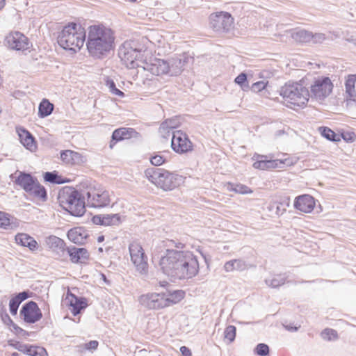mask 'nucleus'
<instances>
[{"mask_svg":"<svg viewBox=\"0 0 356 356\" xmlns=\"http://www.w3.org/2000/svg\"><path fill=\"white\" fill-rule=\"evenodd\" d=\"M114 31L104 25H92L88 27L87 49L92 57L102 58L115 47Z\"/></svg>","mask_w":356,"mask_h":356,"instance_id":"1","label":"nucleus"},{"mask_svg":"<svg viewBox=\"0 0 356 356\" xmlns=\"http://www.w3.org/2000/svg\"><path fill=\"white\" fill-rule=\"evenodd\" d=\"M192 59L193 58L186 54L175 56L167 60L154 58L149 63H144L143 68L156 76H177L181 74L185 65Z\"/></svg>","mask_w":356,"mask_h":356,"instance_id":"2","label":"nucleus"},{"mask_svg":"<svg viewBox=\"0 0 356 356\" xmlns=\"http://www.w3.org/2000/svg\"><path fill=\"white\" fill-rule=\"evenodd\" d=\"M58 200L63 209L73 216H82L86 212V202L83 192L65 186L58 192Z\"/></svg>","mask_w":356,"mask_h":356,"instance_id":"3","label":"nucleus"},{"mask_svg":"<svg viewBox=\"0 0 356 356\" xmlns=\"http://www.w3.org/2000/svg\"><path fill=\"white\" fill-rule=\"evenodd\" d=\"M86 36V31L80 24L70 23L59 33L57 41L63 49L76 52L83 47Z\"/></svg>","mask_w":356,"mask_h":356,"instance_id":"4","label":"nucleus"},{"mask_svg":"<svg viewBox=\"0 0 356 356\" xmlns=\"http://www.w3.org/2000/svg\"><path fill=\"white\" fill-rule=\"evenodd\" d=\"M280 95L287 107L294 108L306 106L309 98L308 89L298 82H288L281 87Z\"/></svg>","mask_w":356,"mask_h":356,"instance_id":"5","label":"nucleus"},{"mask_svg":"<svg viewBox=\"0 0 356 356\" xmlns=\"http://www.w3.org/2000/svg\"><path fill=\"white\" fill-rule=\"evenodd\" d=\"M145 175L149 181L164 191H172L182 182L181 176L163 168H147Z\"/></svg>","mask_w":356,"mask_h":356,"instance_id":"6","label":"nucleus"},{"mask_svg":"<svg viewBox=\"0 0 356 356\" xmlns=\"http://www.w3.org/2000/svg\"><path fill=\"white\" fill-rule=\"evenodd\" d=\"M15 184L22 188L29 195L42 202L47 201L48 196L44 186L41 185L35 177L26 172H19Z\"/></svg>","mask_w":356,"mask_h":356,"instance_id":"7","label":"nucleus"},{"mask_svg":"<svg viewBox=\"0 0 356 356\" xmlns=\"http://www.w3.org/2000/svg\"><path fill=\"white\" fill-rule=\"evenodd\" d=\"M145 50V47L139 46L136 41H126L120 47L118 56L127 68L143 67L139 63L144 64L140 58Z\"/></svg>","mask_w":356,"mask_h":356,"instance_id":"8","label":"nucleus"},{"mask_svg":"<svg viewBox=\"0 0 356 356\" xmlns=\"http://www.w3.org/2000/svg\"><path fill=\"white\" fill-rule=\"evenodd\" d=\"M186 251L167 249L159 260V266L167 276L177 280L181 261Z\"/></svg>","mask_w":356,"mask_h":356,"instance_id":"9","label":"nucleus"},{"mask_svg":"<svg viewBox=\"0 0 356 356\" xmlns=\"http://www.w3.org/2000/svg\"><path fill=\"white\" fill-rule=\"evenodd\" d=\"M86 204L92 208H104L111 202V193L101 186H90L83 191Z\"/></svg>","mask_w":356,"mask_h":356,"instance_id":"10","label":"nucleus"},{"mask_svg":"<svg viewBox=\"0 0 356 356\" xmlns=\"http://www.w3.org/2000/svg\"><path fill=\"white\" fill-rule=\"evenodd\" d=\"M181 263L179 270H177V280L190 279L198 273L199 262L193 252L186 251Z\"/></svg>","mask_w":356,"mask_h":356,"instance_id":"11","label":"nucleus"},{"mask_svg":"<svg viewBox=\"0 0 356 356\" xmlns=\"http://www.w3.org/2000/svg\"><path fill=\"white\" fill-rule=\"evenodd\" d=\"M333 86V83L328 76H318L314 79L310 86L309 97L317 100H324L332 92Z\"/></svg>","mask_w":356,"mask_h":356,"instance_id":"12","label":"nucleus"},{"mask_svg":"<svg viewBox=\"0 0 356 356\" xmlns=\"http://www.w3.org/2000/svg\"><path fill=\"white\" fill-rule=\"evenodd\" d=\"M209 24L214 31L227 33L233 27L234 18L227 12H217L209 16Z\"/></svg>","mask_w":356,"mask_h":356,"instance_id":"13","label":"nucleus"},{"mask_svg":"<svg viewBox=\"0 0 356 356\" xmlns=\"http://www.w3.org/2000/svg\"><path fill=\"white\" fill-rule=\"evenodd\" d=\"M131 261L138 272L145 275L148 271L147 258L142 246L137 242H133L129 246Z\"/></svg>","mask_w":356,"mask_h":356,"instance_id":"14","label":"nucleus"},{"mask_svg":"<svg viewBox=\"0 0 356 356\" xmlns=\"http://www.w3.org/2000/svg\"><path fill=\"white\" fill-rule=\"evenodd\" d=\"M172 134L171 147L174 152L183 154L193 151V145L186 133L175 130Z\"/></svg>","mask_w":356,"mask_h":356,"instance_id":"15","label":"nucleus"},{"mask_svg":"<svg viewBox=\"0 0 356 356\" xmlns=\"http://www.w3.org/2000/svg\"><path fill=\"white\" fill-rule=\"evenodd\" d=\"M138 301L147 309H160L166 307V300L163 293H148L141 295Z\"/></svg>","mask_w":356,"mask_h":356,"instance_id":"16","label":"nucleus"},{"mask_svg":"<svg viewBox=\"0 0 356 356\" xmlns=\"http://www.w3.org/2000/svg\"><path fill=\"white\" fill-rule=\"evenodd\" d=\"M20 316L24 322L32 324L40 321L42 314L38 304L31 300L23 305L20 309Z\"/></svg>","mask_w":356,"mask_h":356,"instance_id":"17","label":"nucleus"},{"mask_svg":"<svg viewBox=\"0 0 356 356\" xmlns=\"http://www.w3.org/2000/svg\"><path fill=\"white\" fill-rule=\"evenodd\" d=\"M5 42L10 49L16 51H24L29 48L28 38L18 31L8 34L6 37Z\"/></svg>","mask_w":356,"mask_h":356,"instance_id":"18","label":"nucleus"},{"mask_svg":"<svg viewBox=\"0 0 356 356\" xmlns=\"http://www.w3.org/2000/svg\"><path fill=\"white\" fill-rule=\"evenodd\" d=\"M254 161L252 166L255 169L266 170L280 167L283 162L278 159H268L266 155L254 154L252 158Z\"/></svg>","mask_w":356,"mask_h":356,"instance_id":"19","label":"nucleus"},{"mask_svg":"<svg viewBox=\"0 0 356 356\" xmlns=\"http://www.w3.org/2000/svg\"><path fill=\"white\" fill-rule=\"evenodd\" d=\"M140 137V134L133 128L121 127L117 129L112 134L110 147L113 148L117 142L130 138H138Z\"/></svg>","mask_w":356,"mask_h":356,"instance_id":"20","label":"nucleus"},{"mask_svg":"<svg viewBox=\"0 0 356 356\" xmlns=\"http://www.w3.org/2000/svg\"><path fill=\"white\" fill-rule=\"evenodd\" d=\"M47 245L55 254L57 258H63L66 255L67 248L65 241L56 236L47 238Z\"/></svg>","mask_w":356,"mask_h":356,"instance_id":"21","label":"nucleus"},{"mask_svg":"<svg viewBox=\"0 0 356 356\" xmlns=\"http://www.w3.org/2000/svg\"><path fill=\"white\" fill-rule=\"evenodd\" d=\"M68 305L72 307L71 312L74 316H77L88 306L87 300L84 297H78L68 291L66 296Z\"/></svg>","mask_w":356,"mask_h":356,"instance_id":"22","label":"nucleus"},{"mask_svg":"<svg viewBox=\"0 0 356 356\" xmlns=\"http://www.w3.org/2000/svg\"><path fill=\"white\" fill-rule=\"evenodd\" d=\"M295 209L304 213H310L315 207V200L309 195H302L295 198Z\"/></svg>","mask_w":356,"mask_h":356,"instance_id":"23","label":"nucleus"},{"mask_svg":"<svg viewBox=\"0 0 356 356\" xmlns=\"http://www.w3.org/2000/svg\"><path fill=\"white\" fill-rule=\"evenodd\" d=\"M15 348L27 356H47L46 349L42 346L17 343Z\"/></svg>","mask_w":356,"mask_h":356,"instance_id":"24","label":"nucleus"},{"mask_svg":"<svg viewBox=\"0 0 356 356\" xmlns=\"http://www.w3.org/2000/svg\"><path fill=\"white\" fill-rule=\"evenodd\" d=\"M66 253L70 257L72 263H84L89 258V253L86 248L70 246L67 248Z\"/></svg>","mask_w":356,"mask_h":356,"instance_id":"25","label":"nucleus"},{"mask_svg":"<svg viewBox=\"0 0 356 356\" xmlns=\"http://www.w3.org/2000/svg\"><path fill=\"white\" fill-rule=\"evenodd\" d=\"M21 143L29 150L33 152L36 149V143L33 135L25 128H16Z\"/></svg>","mask_w":356,"mask_h":356,"instance_id":"26","label":"nucleus"},{"mask_svg":"<svg viewBox=\"0 0 356 356\" xmlns=\"http://www.w3.org/2000/svg\"><path fill=\"white\" fill-rule=\"evenodd\" d=\"M60 154V159L66 164L80 165L86 161V159L82 154L72 150H62Z\"/></svg>","mask_w":356,"mask_h":356,"instance_id":"27","label":"nucleus"},{"mask_svg":"<svg viewBox=\"0 0 356 356\" xmlns=\"http://www.w3.org/2000/svg\"><path fill=\"white\" fill-rule=\"evenodd\" d=\"M30 297V292L29 291H24L19 292L13 297L9 302V309L12 315H16L19 305Z\"/></svg>","mask_w":356,"mask_h":356,"instance_id":"28","label":"nucleus"},{"mask_svg":"<svg viewBox=\"0 0 356 356\" xmlns=\"http://www.w3.org/2000/svg\"><path fill=\"white\" fill-rule=\"evenodd\" d=\"M15 241L23 247H27L31 251L38 248L37 241L32 236L25 233L17 234L15 236Z\"/></svg>","mask_w":356,"mask_h":356,"instance_id":"29","label":"nucleus"},{"mask_svg":"<svg viewBox=\"0 0 356 356\" xmlns=\"http://www.w3.org/2000/svg\"><path fill=\"white\" fill-rule=\"evenodd\" d=\"M179 124V122L177 118H170L163 122L159 127V131L161 136L166 138L170 136V131L176 129Z\"/></svg>","mask_w":356,"mask_h":356,"instance_id":"30","label":"nucleus"},{"mask_svg":"<svg viewBox=\"0 0 356 356\" xmlns=\"http://www.w3.org/2000/svg\"><path fill=\"white\" fill-rule=\"evenodd\" d=\"M67 238L76 244L83 243L87 237V234L81 227H74L67 232Z\"/></svg>","mask_w":356,"mask_h":356,"instance_id":"31","label":"nucleus"},{"mask_svg":"<svg viewBox=\"0 0 356 356\" xmlns=\"http://www.w3.org/2000/svg\"><path fill=\"white\" fill-rule=\"evenodd\" d=\"M248 268V264L243 259H232L227 261L224 265V269L226 272L233 270L243 271Z\"/></svg>","mask_w":356,"mask_h":356,"instance_id":"32","label":"nucleus"},{"mask_svg":"<svg viewBox=\"0 0 356 356\" xmlns=\"http://www.w3.org/2000/svg\"><path fill=\"white\" fill-rule=\"evenodd\" d=\"M164 293V300H166V307H169L171 305L176 304L181 301L184 297L185 293L182 290H175L173 291H168Z\"/></svg>","mask_w":356,"mask_h":356,"instance_id":"33","label":"nucleus"},{"mask_svg":"<svg viewBox=\"0 0 356 356\" xmlns=\"http://www.w3.org/2000/svg\"><path fill=\"white\" fill-rule=\"evenodd\" d=\"M54 110V104L48 99H43L38 106V116L41 118H46L51 114Z\"/></svg>","mask_w":356,"mask_h":356,"instance_id":"34","label":"nucleus"},{"mask_svg":"<svg viewBox=\"0 0 356 356\" xmlns=\"http://www.w3.org/2000/svg\"><path fill=\"white\" fill-rule=\"evenodd\" d=\"M17 219L14 217L11 216L10 214L6 213L3 211H0V227L8 229H13L17 226L16 224L14 223V221H16Z\"/></svg>","mask_w":356,"mask_h":356,"instance_id":"35","label":"nucleus"},{"mask_svg":"<svg viewBox=\"0 0 356 356\" xmlns=\"http://www.w3.org/2000/svg\"><path fill=\"white\" fill-rule=\"evenodd\" d=\"M293 40L299 42H308L312 39V33L306 30H299L291 33Z\"/></svg>","mask_w":356,"mask_h":356,"instance_id":"36","label":"nucleus"},{"mask_svg":"<svg viewBox=\"0 0 356 356\" xmlns=\"http://www.w3.org/2000/svg\"><path fill=\"white\" fill-rule=\"evenodd\" d=\"M355 83L356 74H349L346 79L345 88L346 93L351 97L356 96Z\"/></svg>","mask_w":356,"mask_h":356,"instance_id":"37","label":"nucleus"},{"mask_svg":"<svg viewBox=\"0 0 356 356\" xmlns=\"http://www.w3.org/2000/svg\"><path fill=\"white\" fill-rule=\"evenodd\" d=\"M227 189L229 191H233L236 193L243 195L250 194L252 193V191L248 186L242 184L228 183Z\"/></svg>","mask_w":356,"mask_h":356,"instance_id":"38","label":"nucleus"},{"mask_svg":"<svg viewBox=\"0 0 356 356\" xmlns=\"http://www.w3.org/2000/svg\"><path fill=\"white\" fill-rule=\"evenodd\" d=\"M43 177L46 182L51 184H61L66 182L61 176L58 175L56 171L46 172L44 173Z\"/></svg>","mask_w":356,"mask_h":356,"instance_id":"39","label":"nucleus"},{"mask_svg":"<svg viewBox=\"0 0 356 356\" xmlns=\"http://www.w3.org/2000/svg\"><path fill=\"white\" fill-rule=\"evenodd\" d=\"M286 279V277L284 275H276L271 278L266 279L265 282L268 286L277 288L285 283Z\"/></svg>","mask_w":356,"mask_h":356,"instance_id":"40","label":"nucleus"},{"mask_svg":"<svg viewBox=\"0 0 356 356\" xmlns=\"http://www.w3.org/2000/svg\"><path fill=\"white\" fill-rule=\"evenodd\" d=\"M318 131L321 136L328 140L335 142L340 140L339 136L327 127H320Z\"/></svg>","mask_w":356,"mask_h":356,"instance_id":"41","label":"nucleus"},{"mask_svg":"<svg viewBox=\"0 0 356 356\" xmlns=\"http://www.w3.org/2000/svg\"><path fill=\"white\" fill-rule=\"evenodd\" d=\"M104 226L118 225L121 221V216L119 213L103 215Z\"/></svg>","mask_w":356,"mask_h":356,"instance_id":"42","label":"nucleus"},{"mask_svg":"<svg viewBox=\"0 0 356 356\" xmlns=\"http://www.w3.org/2000/svg\"><path fill=\"white\" fill-rule=\"evenodd\" d=\"M234 82L241 86L243 90L250 89V86L247 81V74L245 72L239 74L234 79Z\"/></svg>","mask_w":356,"mask_h":356,"instance_id":"43","label":"nucleus"},{"mask_svg":"<svg viewBox=\"0 0 356 356\" xmlns=\"http://www.w3.org/2000/svg\"><path fill=\"white\" fill-rule=\"evenodd\" d=\"M236 328L234 325H228L224 331V337L229 343L234 341L236 337Z\"/></svg>","mask_w":356,"mask_h":356,"instance_id":"44","label":"nucleus"},{"mask_svg":"<svg viewBox=\"0 0 356 356\" xmlns=\"http://www.w3.org/2000/svg\"><path fill=\"white\" fill-rule=\"evenodd\" d=\"M321 337L327 341L335 340L338 338L337 332L331 328H326L321 333Z\"/></svg>","mask_w":356,"mask_h":356,"instance_id":"45","label":"nucleus"},{"mask_svg":"<svg viewBox=\"0 0 356 356\" xmlns=\"http://www.w3.org/2000/svg\"><path fill=\"white\" fill-rule=\"evenodd\" d=\"M269 350V346L267 344L260 343L254 348V353L258 356H268Z\"/></svg>","mask_w":356,"mask_h":356,"instance_id":"46","label":"nucleus"},{"mask_svg":"<svg viewBox=\"0 0 356 356\" xmlns=\"http://www.w3.org/2000/svg\"><path fill=\"white\" fill-rule=\"evenodd\" d=\"M106 85L109 88V90L112 94L120 97H123L124 96V93L118 88H117L113 80L108 79L106 81Z\"/></svg>","mask_w":356,"mask_h":356,"instance_id":"47","label":"nucleus"},{"mask_svg":"<svg viewBox=\"0 0 356 356\" xmlns=\"http://www.w3.org/2000/svg\"><path fill=\"white\" fill-rule=\"evenodd\" d=\"M289 206V201H285L282 202L275 203L271 206V208H275V213L277 215L280 216L282 215L286 210V207Z\"/></svg>","mask_w":356,"mask_h":356,"instance_id":"48","label":"nucleus"},{"mask_svg":"<svg viewBox=\"0 0 356 356\" xmlns=\"http://www.w3.org/2000/svg\"><path fill=\"white\" fill-rule=\"evenodd\" d=\"M268 83V81H259L254 83L250 88L254 92H259L262 90L265 89Z\"/></svg>","mask_w":356,"mask_h":356,"instance_id":"49","label":"nucleus"},{"mask_svg":"<svg viewBox=\"0 0 356 356\" xmlns=\"http://www.w3.org/2000/svg\"><path fill=\"white\" fill-rule=\"evenodd\" d=\"M151 163L155 166H159L166 161V158L160 154H155L150 159Z\"/></svg>","mask_w":356,"mask_h":356,"instance_id":"50","label":"nucleus"},{"mask_svg":"<svg viewBox=\"0 0 356 356\" xmlns=\"http://www.w3.org/2000/svg\"><path fill=\"white\" fill-rule=\"evenodd\" d=\"M99 342L96 340L90 341L88 343L84 344V349L90 352L96 350L98 347Z\"/></svg>","mask_w":356,"mask_h":356,"instance_id":"51","label":"nucleus"},{"mask_svg":"<svg viewBox=\"0 0 356 356\" xmlns=\"http://www.w3.org/2000/svg\"><path fill=\"white\" fill-rule=\"evenodd\" d=\"M325 39V35L323 33H315L312 34V41L314 43H321Z\"/></svg>","mask_w":356,"mask_h":356,"instance_id":"52","label":"nucleus"},{"mask_svg":"<svg viewBox=\"0 0 356 356\" xmlns=\"http://www.w3.org/2000/svg\"><path fill=\"white\" fill-rule=\"evenodd\" d=\"M92 222L95 225H104L103 215H95L92 218Z\"/></svg>","mask_w":356,"mask_h":356,"instance_id":"53","label":"nucleus"},{"mask_svg":"<svg viewBox=\"0 0 356 356\" xmlns=\"http://www.w3.org/2000/svg\"><path fill=\"white\" fill-rule=\"evenodd\" d=\"M343 139L347 142H352L355 138V134L353 132L351 133H343L341 134Z\"/></svg>","mask_w":356,"mask_h":356,"instance_id":"54","label":"nucleus"},{"mask_svg":"<svg viewBox=\"0 0 356 356\" xmlns=\"http://www.w3.org/2000/svg\"><path fill=\"white\" fill-rule=\"evenodd\" d=\"M1 316L2 318V321L7 325H10V323H13V320L10 318V316L6 312V309L4 310V312L1 313Z\"/></svg>","mask_w":356,"mask_h":356,"instance_id":"55","label":"nucleus"},{"mask_svg":"<svg viewBox=\"0 0 356 356\" xmlns=\"http://www.w3.org/2000/svg\"><path fill=\"white\" fill-rule=\"evenodd\" d=\"M180 352L181 353L182 356H191V351L186 346H181L180 348Z\"/></svg>","mask_w":356,"mask_h":356,"instance_id":"56","label":"nucleus"},{"mask_svg":"<svg viewBox=\"0 0 356 356\" xmlns=\"http://www.w3.org/2000/svg\"><path fill=\"white\" fill-rule=\"evenodd\" d=\"M10 329L15 330L16 333L19 334L24 332V330L19 327L17 325H16L13 321V323H10Z\"/></svg>","mask_w":356,"mask_h":356,"instance_id":"57","label":"nucleus"},{"mask_svg":"<svg viewBox=\"0 0 356 356\" xmlns=\"http://www.w3.org/2000/svg\"><path fill=\"white\" fill-rule=\"evenodd\" d=\"M6 0H0V10L5 6Z\"/></svg>","mask_w":356,"mask_h":356,"instance_id":"58","label":"nucleus"},{"mask_svg":"<svg viewBox=\"0 0 356 356\" xmlns=\"http://www.w3.org/2000/svg\"><path fill=\"white\" fill-rule=\"evenodd\" d=\"M104 241V236L103 235H101V236H99L98 238H97V241L99 243H102Z\"/></svg>","mask_w":356,"mask_h":356,"instance_id":"59","label":"nucleus"},{"mask_svg":"<svg viewBox=\"0 0 356 356\" xmlns=\"http://www.w3.org/2000/svg\"><path fill=\"white\" fill-rule=\"evenodd\" d=\"M176 247L178 248H182L184 247V244L181 243H178L177 244H176Z\"/></svg>","mask_w":356,"mask_h":356,"instance_id":"60","label":"nucleus"},{"mask_svg":"<svg viewBox=\"0 0 356 356\" xmlns=\"http://www.w3.org/2000/svg\"><path fill=\"white\" fill-rule=\"evenodd\" d=\"M10 356H19V354L17 352H14L11 353Z\"/></svg>","mask_w":356,"mask_h":356,"instance_id":"61","label":"nucleus"},{"mask_svg":"<svg viewBox=\"0 0 356 356\" xmlns=\"http://www.w3.org/2000/svg\"><path fill=\"white\" fill-rule=\"evenodd\" d=\"M102 277H103V280L105 282H108L107 280H106V276L104 275H102Z\"/></svg>","mask_w":356,"mask_h":356,"instance_id":"62","label":"nucleus"},{"mask_svg":"<svg viewBox=\"0 0 356 356\" xmlns=\"http://www.w3.org/2000/svg\"><path fill=\"white\" fill-rule=\"evenodd\" d=\"M144 352H146V350L143 349V350H140V353H144Z\"/></svg>","mask_w":356,"mask_h":356,"instance_id":"63","label":"nucleus"},{"mask_svg":"<svg viewBox=\"0 0 356 356\" xmlns=\"http://www.w3.org/2000/svg\"><path fill=\"white\" fill-rule=\"evenodd\" d=\"M99 252H102V251H103V248H99Z\"/></svg>","mask_w":356,"mask_h":356,"instance_id":"64","label":"nucleus"}]
</instances>
